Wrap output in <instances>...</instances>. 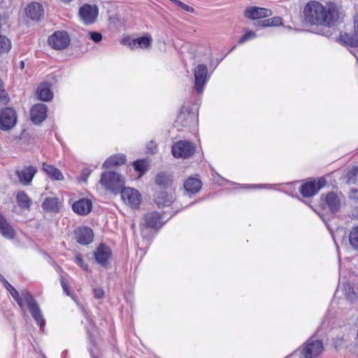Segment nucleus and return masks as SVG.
<instances>
[{
    "label": "nucleus",
    "instance_id": "f257e3e1",
    "mask_svg": "<svg viewBox=\"0 0 358 358\" xmlns=\"http://www.w3.org/2000/svg\"><path fill=\"white\" fill-rule=\"evenodd\" d=\"M303 13L306 23L328 28L334 25L338 18V13L335 8L327 9L321 3L315 1L306 4Z\"/></svg>",
    "mask_w": 358,
    "mask_h": 358
},
{
    "label": "nucleus",
    "instance_id": "f03ea898",
    "mask_svg": "<svg viewBox=\"0 0 358 358\" xmlns=\"http://www.w3.org/2000/svg\"><path fill=\"white\" fill-rule=\"evenodd\" d=\"M99 182L106 190L115 194L120 192L124 183L122 176L114 171L103 172L101 176Z\"/></svg>",
    "mask_w": 358,
    "mask_h": 358
},
{
    "label": "nucleus",
    "instance_id": "7ed1b4c3",
    "mask_svg": "<svg viewBox=\"0 0 358 358\" xmlns=\"http://www.w3.org/2000/svg\"><path fill=\"white\" fill-rule=\"evenodd\" d=\"M20 295H22L26 302L31 317L40 328H43L45 324V322L39 305L34 299L32 294L28 290L22 289L20 291Z\"/></svg>",
    "mask_w": 358,
    "mask_h": 358
},
{
    "label": "nucleus",
    "instance_id": "20e7f679",
    "mask_svg": "<svg viewBox=\"0 0 358 358\" xmlns=\"http://www.w3.org/2000/svg\"><path fill=\"white\" fill-rule=\"evenodd\" d=\"M343 195L334 192L321 196V206L323 209L328 208L332 213H338L342 206Z\"/></svg>",
    "mask_w": 358,
    "mask_h": 358
},
{
    "label": "nucleus",
    "instance_id": "39448f33",
    "mask_svg": "<svg viewBox=\"0 0 358 358\" xmlns=\"http://www.w3.org/2000/svg\"><path fill=\"white\" fill-rule=\"evenodd\" d=\"M195 151L193 143L186 141H180L172 145L171 152L176 158L187 159L191 157Z\"/></svg>",
    "mask_w": 358,
    "mask_h": 358
},
{
    "label": "nucleus",
    "instance_id": "423d86ee",
    "mask_svg": "<svg viewBox=\"0 0 358 358\" xmlns=\"http://www.w3.org/2000/svg\"><path fill=\"white\" fill-rule=\"evenodd\" d=\"M17 122V114L12 108H5L0 113V129L3 131H8L12 129Z\"/></svg>",
    "mask_w": 358,
    "mask_h": 358
},
{
    "label": "nucleus",
    "instance_id": "0eeeda50",
    "mask_svg": "<svg viewBox=\"0 0 358 358\" xmlns=\"http://www.w3.org/2000/svg\"><path fill=\"white\" fill-rule=\"evenodd\" d=\"M48 44L55 50H64L70 43V38L64 31H55L48 38Z\"/></svg>",
    "mask_w": 358,
    "mask_h": 358
},
{
    "label": "nucleus",
    "instance_id": "6e6552de",
    "mask_svg": "<svg viewBox=\"0 0 358 358\" xmlns=\"http://www.w3.org/2000/svg\"><path fill=\"white\" fill-rule=\"evenodd\" d=\"M124 203L134 208H138L141 202V195L138 190L131 187H124L120 191Z\"/></svg>",
    "mask_w": 358,
    "mask_h": 358
},
{
    "label": "nucleus",
    "instance_id": "1a4fd4ad",
    "mask_svg": "<svg viewBox=\"0 0 358 358\" xmlns=\"http://www.w3.org/2000/svg\"><path fill=\"white\" fill-rule=\"evenodd\" d=\"M323 350V343L321 341L309 339L305 343L301 353L304 358H314L320 355Z\"/></svg>",
    "mask_w": 358,
    "mask_h": 358
},
{
    "label": "nucleus",
    "instance_id": "9d476101",
    "mask_svg": "<svg viewBox=\"0 0 358 358\" xmlns=\"http://www.w3.org/2000/svg\"><path fill=\"white\" fill-rule=\"evenodd\" d=\"M175 197L171 189H155L154 202L157 208L170 206L174 201Z\"/></svg>",
    "mask_w": 358,
    "mask_h": 358
},
{
    "label": "nucleus",
    "instance_id": "9b49d317",
    "mask_svg": "<svg viewBox=\"0 0 358 358\" xmlns=\"http://www.w3.org/2000/svg\"><path fill=\"white\" fill-rule=\"evenodd\" d=\"M208 69L205 64H199L194 69V85L196 92H202L206 83Z\"/></svg>",
    "mask_w": 358,
    "mask_h": 358
},
{
    "label": "nucleus",
    "instance_id": "f8f14e48",
    "mask_svg": "<svg viewBox=\"0 0 358 358\" xmlns=\"http://www.w3.org/2000/svg\"><path fill=\"white\" fill-rule=\"evenodd\" d=\"M339 41L346 45L358 47V14L354 17V33L352 34L346 32L341 34Z\"/></svg>",
    "mask_w": 358,
    "mask_h": 358
},
{
    "label": "nucleus",
    "instance_id": "ddd939ff",
    "mask_svg": "<svg viewBox=\"0 0 358 358\" xmlns=\"http://www.w3.org/2000/svg\"><path fill=\"white\" fill-rule=\"evenodd\" d=\"M98 8L96 6L85 4L79 9V15L85 24L93 23L98 16Z\"/></svg>",
    "mask_w": 358,
    "mask_h": 358
},
{
    "label": "nucleus",
    "instance_id": "4468645a",
    "mask_svg": "<svg viewBox=\"0 0 358 358\" xmlns=\"http://www.w3.org/2000/svg\"><path fill=\"white\" fill-rule=\"evenodd\" d=\"M37 168L33 166L23 167L22 169L16 170L15 174L20 183L27 186L29 185L37 173Z\"/></svg>",
    "mask_w": 358,
    "mask_h": 358
},
{
    "label": "nucleus",
    "instance_id": "2eb2a0df",
    "mask_svg": "<svg viewBox=\"0 0 358 358\" xmlns=\"http://www.w3.org/2000/svg\"><path fill=\"white\" fill-rule=\"evenodd\" d=\"M111 255L112 252L110 249L102 243H101L94 252V257L96 262L103 267L107 266Z\"/></svg>",
    "mask_w": 358,
    "mask_h": 358
},
{
    "label": "nucleus",
    "instance_id": "dca6fc26",
    "mask_svg": "<svg viewBox=\"0 0 358 358\" xmlns=\"http://www.w3.org/2000/svg\"><path fill=\"white\" fill-rule=\"evenodd\" d=\"M48 107L45 103H37L32 106L30 110L31 121L39 124L43 122L47 117Z\"/></svg>",
    "mask_w": 358,
    "mask_h": 358
},
{
    "label": "nucleus",
    "instance_id": "f3484780",
    "mask_svg": "<svg viewBox=\"0 0 358 358\" xmlns=\"http://www.w3.org/2000/svg\"><path fill=\"white\" fill-rule=\"evenodd\" d=\"M271 10L266 8L250 6L245 10L244 15L250 20H258L272 15Z\"/></svg>",
    "mask_w": 358,
    "mask_h": 358
},
{
    "label": "nucleus",
    "instance_id": "a211bd4d",
    "mask_svg": "<svg viewBox=\"0 0 358 358\" xmlns=\"http://www.w3.org/2000/svg\"><path fill=\"white\" fill-rule=\"evenodd\" d=\"M74 236L78 243L85 245L93 241L94 233L90 228L82 227L75 230Z\"/></svg>",
    "mask_w": 358,
    "mask_h": 358
},
{
    "label": "nucleus",
    "instance_id": "6ab92c4d",
    "mask_svg": "<svg viewBox=\"0 0 358 358\" xmlns=\"http://www.w3.org/2000/svg\"><path fill=\"white\" fill-rule=\"evenodd\" d=\"M26 15L32 20L39 21L43 17V8L36 2L29 3L25 9Z\"/></svg>",
    "mask_w": 358,
    "mask_h": 358
},
{
    "label": "nucleus",
    "instance_id": "aec40b11",
    "mask_svg": "<svg viewBox=\"0 0 358 358\" xmlns=\"http://www.w3.org/2000/svg\"><path fill=\"white\" fill-rule=\"evenodd\" d=\"M92 203L90 200L81 199L73 203L72 208L78 215H87L92 210Z\"/></svg>",
    "mask_w": 358,
    "mask_h": 358
},
{
    "label": "nucleus",
    "instance_id": "412c9836",
    "mask_svg": "<svg viewBox=\"0 0 358 358\" xmlns=\"http://www.w3.org/2000/svg\"><path fill=\"white\" fill-rule=\"evenodd\" d=\"M144 220L145 224L149 228H157L161 227L162 224L161 223V215L157 212H150L145 215Z\"/></svg>",
    "mask_w": 358,
    "mask_h": 358
},
{
    "label": "nucleus",
    "instance_id": "4be33fe9",
    "mask_svg": "<svg viewBox=\"0 0 358 358\" xmlns=\"http://www.w3.org/2000/svg\"><path fill=\"white\" fill-rule=\"evenodd\" d=\"M60 206V202L57 197H48L42 203L43 209L50 213H58Z\"/></svg>",
    "mask_w": 358,
    "mask_h": 358
},
{
    "label": "nucleus",
    "instance_id": "5701e85b",
    "mask_svg": "<svg viewBox=\"0 0 358 358\" xmlns=\"http://www.w3.org/2000/svg\"><path fill=\"white\" fill-rule=\"evenodd\" d=\"M0 234L6 238H13L15 231L6 218L0 213Z\"/></svg>",
    "mask_w": 358,
    "mask_h": 358
},
{
    "label": "nucleus",
    "instance_id": "b1692460",
    "mask_svg": "<svg viewBox=\"0 0 358 358\" xmlns=\"http://www.w3.org/2000/svg\"><path fill=\"white\" fill-rule=\"evenodd\" d=\"M126 162V157L124 155H115L108 157L103 164V168L109 169L115 166H121Z\"/></svg>",
    "mask_w": 358,
    "mask_h": 358
},
{
    "label": "nucleus",
    "instance_id": "393cba45",
    "mask_svg": "<svg viewBox=\"0 0 358 358\" xmlns=\"http://www.w3.org/2000/svg\"><path fill=\"white\" fill-rule=\"evenodd\" d=\"M155 189H171V180L164 173H159L155 178Z\"/></svg>",
    "mask_w": 358,
    "mask_h": 358
},
{
    "label": "nucleus",
    "instance_id": "a878e982",
    "mask_svg": "<svg viewBox=\"0 0 358 358\" xmlns=\"http://www.w3.org/2000/svg\"><path fill=\"white\" fill-rule=\"evenodd\" d=\"M201 181L195 178H189L184 182V187L187 192L196 194L201 188Z\"/></svg>",
    "mask_w": 358,
    "mask_h": 358
},
{
    "label": "nucleus",
    "instance_id": "bb28decb",
    "mask_svg": "<svg viewBox=\"0 0 358 358\" xmlns=\"http://www.w3.org/2000/svg\"><path fill=\"white\" fill-rule=\"evenodd\" d=\"M43 170L52 180H62L64 179V176H63L62 173L57 168L55 167L54 166L48 164L46 163H43Z\"/></svg>",
    "mask_w": 358,
    "mask_h": 358
},
{
    "label": "nucleus",
    "instance_id": "cd10ccee",
    "mask_svg": "<svg viewBox=\"0 0 358 358\" xmlns=\"http://www.w3.org/2000/svg\"><path fill=\"white\" fill-rule=\"evenodd\" d=\"M36 94L40 100L48 101L52 99L53 94L47 84L38 86Z\"/></svg>",
    "mask_w": 358,
    "mask_h": 358
},
{
    "label": "nucleus",
    "instance_id": "c85d7f7f",
    "mask_svg": "<svg viewBox=\"0 0 358 358\" xmlns=\"http://www.w3.org/2000/svg\"><path fill=\"white\" fill-rule=\"evenodd\" d=\"M152 38L149 36H142L136 39L132 40L129 43L131 49H135L137 48H147L150 45Z\"/></svg>",
    "mask_w": 358,
    "mask_h": 358
},
{
    "label": "nucleus",
    "instance_id": "c756f323",
    "mask_svg": "<svg viewBox=\"0 0 358 358\" xmlns=\"http://www.w3.org/2000/svg\"><path fill=\"white\" fill-rule=\"evenodd\" d=\"M300 192L304 197H310L315 195L317 193V188H315V182L311 181L303 184L301 186Z\"/></svg>",
    "mask_w": 358,
    "mask_h": 358
},
{
    "label": "nucleus",
    "instance_id": "7c9ffc66",
    "mask_svg": "<svg viewBox=\"0 0 358 358\" xmlns=\"http://www.w3.org/2000/svg\"><path fill=\"white\" fill-rule=\"evenodd\" d=\"M16 199L18 206L22 208L29 209L31 204V200L24 192H19L17 194Z\"/></svg>",
    "mask_w": 358,
    "mask_h": 358
},
{
    "label": "nucleus",
    "instance_id": "2f4dec72",
    "mask_svg": "<svg viewBox=\"0 0 358 358\" xmlns=\"http://www.w3.org/2000/svg\"><path fill=\"white\" fill-rule=\"evenodd\" d=\"M282 19L280 17L275 16L271 18L259 21L257 24L259 26L263 27H277L282 24Z\"/></svg>",
    "mask_w": 358,
    "mask_h": 358
},
{
    "label": "nucleus",
    "instance_id": "473e14b6",
    "mask_svg": "<svg viewBox=\"0 0 358 358\" xmlns=\"http://www.w3.org/2000/svg\"><path fill=\"white\" fill-rule=\"evenodd\" d=\"M349 243L354 250H358V225L351 229L349 234Z\"/></svg>",
    "mask_w": 358,
    "mask_h": 358
},
{
    "label": "nucleus",
    "instance_id": "72a5a7b5",
    "mask_svg": "<svg viewBox=\"0 0 358 358\" xmlns=\"http://www.w3.org/2000/svg\"><path fill=\"white\" fill-rule=\"evenodd\" d=\"M11 48L10 40L3 36H0V55L7 53Z\"/></svg>",
    "mask_w": 358,
    "mask_h": 358
},
{
    "label": "nucleus",
    "instance_id": "f704fd0d",
    "mask_svg": "<svg viewBox=\"0 0 358 358\" xmlns=\"http://www.w3.org/2000/svg\"><path fill=\"white\" fill-rule=\"evenodd\" d=\"M358 180V166H354L348 173V182L355 183Z\"/></svg>",
    "mask_w": 358,
    "mask_h": 358
},
{
    "label": "nucleus",
    "instance_id": "c9c22d12",
    "mask_svg": "<svg viewBox=\"0 0 358 358\" xmlns=\"http://www.w3.org/2000/svg\"><path fill=\"white\" fill-rule=\"evenodd\" d=\"M345 295L350 301H353L357 299V294L354 291V288L350 284H347L344 287Z\"/></svg>",
    "mask_w": 358,
    "mask_h": 358
},
{
    "label": "nucleus",
    "instance_id": "e433bc0d",
    "mask_svg": "<svg viewBox=\"0 0 358 358\" xmlns=\"http://www.w3.org/2000/svg\"><path fill=\"white\" fill-rule=\"evenodd\" d=\"M134 169L140 173H143L146 169V163L144 160H136L134 163Z\"/></svg>",
    "mask_w": 358,
    "mask_h": 358
},
{
    "label": "nucleus",
    "instance_id": "4c0bfd02",
    "mask_svg": "<svg viewBox=\"0 0 358 358\" xmlns=\"http://www.w3.org/2000/svg\"><path fill=\"white\" fill-rule=\"evenodd\" d=\"M173 3L176 5H177L178 7H180L181 9H182L187 12L193 13L194 11V9L192 7H191L188 5H186L185 3H182L180 0H173Z\"/></svg>",
    "mask_w": 358,
    "mask_h": 358
},
{
    "label": "nucleus",
    "instance_id": "58836bf2",
    "mask_svg": "<svg viewBox=\"0 0 358 358\" xmlns=\"http://www.w3.org/2000/svg\"><path fill=\"white\" fill-rule=\"evenodd\" d=\"M256 36V34L255 32L252 31H247L238 41V43H243L248 40L255 38Z\"/></svg>",
    "mask_w": 358,
    "mask_h": 358
},
{
    "label": "nucleus",
    "instance_id": "ea45409f",
    "mask_svg": "<svg viewBox=\"0 0 358 358\" xmlns=\"http://www.w3.org/2000/svg\"><path fill=\"white\" fill-rule=\"evenodd\" d=\"M76 262L77 263L78 265H79L84 270L87 271L88 266H87V264H85L84 260L80 254H77L76 255Z\"/></svg>",
    "mask_w": 358,
    "mask_h": 358
},
{
    "label": "nucleus",
    "instance_id": "a19ab883",
    "mask_svg": "<svg viewBox=\"0 0 358 358\" xmlns=\"http://www.w3.org/2000/svg\"><path fill=\"white\" fill-rule=\"evenodd\" d=\"M89 35L90 36V39H92L95 43H99L102 40V35L96 31H91L89 32Z\"/></svg>",
    "mask_w": 358,
    "mask_h": 358
},
{
    "label": "nucleus",
    "instance_id": "79ce46f5",
    "mask_svg": "<svg viewBox=\"0 0 358 358\" xmlns=\"http://www.w3.org/2000/svg\"><path fill=\"white\" fill-rule=\"evenodd\" d=\"M13 297L15 299V301L17 302L18 306L22 308H23V302H22V296H20L19 292L17 291L14 292V294H13Z\"/></svg>",
    "mask_w": 358,
    "mask_h": 358
},
{
    "label": "nucleus",
    "instance_id": "37998d69",
    "mask_svg": "<svg viewBox=\"0 0 358 358\" xmlns=\"http://www.w3.org/2000/svg\"><path fill=\"white\" fill-rule=\"evenodd\" d=\"M3 282L4 283L5 287L7 289V290L10 292V294L13 296V294H14V292L17 291V289L15 288H14L6 280L3 279Z\"/></svg>",
    "mask_w": 358,
    "mask_h": 358
},
{
    "label": "nucleus",
    "instance_id": "c03bdc74",
    "mask_svg": "<svg viewBox=\"0 0 358 358\" xmlns=\"http://www.w3.org/2000/svg\"><path fill=\"white\" fill-rule=\"evenodd\" d=\"M326 185V180L323 178L318 179L317 183L315 182V188H317V192H318L322 187Z\"/></svg>",
    "mask_w": 358,
    "mask_h": 358
},
{
    "label": "nucleus",
    "instance_id": "a18cd8bd",
    "mask_svg": "<svg viewBox=\"0 0 358 358\" xmlns=\"http://www.w3.org/2000/svg\"><path fill=\"white\" fill-rule=\"evenodd\" d=\"M94 297L96 299H101L104 296V292L101 288H96L94 290Z\"/></svg>",
    "mask_w": 358,
    "mask_h": 358
},
{
    "label": "nucleus",
    "instance_id": "49530a36",
    "mask_svg": "<svg viewBox=\"0 0 358 358\" xmlns=\"http://www.w3.org/2000/svg\"><path fill=\"white\" fill-rule=\"evenodd\" d=\"M60 281H61V285H62V288L64 289V292L67 295H69L70 294L69 289L68 285H66V283L64 281V278H61Z\"/></svg>",
    "mask_w": 358,
    "mask_h": 358
},
{
    "label": "nucleus",
    "instance_id": "de8ad7c7",
    "mask_svg": "<svg viewBox=\"0 0 358 358\" xmlns=\"http://www.w3.org/2000/svg\"><path fill=\"white\" fill-rule=\"evenodd\" d=\"M148 149L151 153H155L157 151V144L153 141H150L148 145Z\"/></svg>",
    "mask_w": 358,
    "mask_h": 358
},
{
    "label": "nucleus",
    "instance_id": "09e8293b",
    "mask_svg": "<svg viewBox=\"0 0 358 358\" xmlns=\"http://www.w3.org/2000/svg\"><path fill=\"white\" fill-rule=\"evenodd\" d=\"M90 173L91 171L90 169H83L82 172V180L85 182L87 180V177L90 175Z\"/></svg>",
    "mask_w": 358,
    "mask_h": 358
},
{
    "label": "nucleus",
    "instance_id": "8fccbe9b",
    "mask_svg": "<svg viewBox=\"0 0 358 358\" xmlns=\"http://www.w3.org/2000/svg\"><path fill=\"white\" fill-rule=\"evenodd\" d=\"M319 34H322V35H324V36H326L327 37H329L332 35V32L331 31L330 29H325L324 31H323V29H322L320 32H318Z\"/></svg>",
    "mask_w": 358,
    "mask_h": 358
},
{
    "label": "nucleus",
    "instance_id": "3c124183",
    "mask_svg": "<svg viewBox=\"0 0 358 358\" xmlns=\"http://www.w3.org/2000/svg\"><path fill=\"white\" fill-rule=\"evenodd\" d=\"M20 68L22 70L24 68V63L23 61H21L20 63Z\"/></svg>",
    "mask_w": 358,
    "mask_h": 358
},
{
    "label": "nucleus",
    "instance_id": "603ef678",
    "mask_svg": "<svg viewBox=\"0 0 358 358\" xmlns=\"http://www.w3.org/2000/svg\"><path fill=\"white\" fill-rule=\"evenodd\" d=\"M92 358H97V357H93Z\"/></svg>",
    "mask_w": 358,
    "mask_h": 358
}]
</instances>
